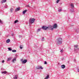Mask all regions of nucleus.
Returning <instances> with one entry per match:
<instances>
[{"label":"nucleus","mask_w":79,"mask_h":79,"mask_svg":"<svg viewBox=\"0 0 79 79\" xmlns=\"http://www.w3.org/2000/svg\"><path fill=\"white\" fill-rule=\"evenodd\" d=\"M57 27V24L56 23L53 26V28L56 29Z\"/></svg>","instance_id":"nucleus-6"},{"label":"nucleus","mask_w":79,"mask_h":79,"mask_svg":"<svg viewBox=\"0 0 79 79\" xmlns=\"http://www.w3.org/2000/svg\"><path fill=\"white\" fill-rule=\"evenodd\" d=\"M27 6L28 7H30L29 5H28Z\"/></svg>","instance_id":"nucleus-37"},{"label":"nucleus","mask_w":79,"mask_h":79,"mask_svg":"<svg viewBox=\"0 0 79 79\" xmlns=\"http://www.w3.org/2000/svg\"><path fill=\"white\" fill-rule=\"evenodd\" d=\"M48 27V29H50V30H51V31H53V27L52 26V25Z\"/></svg>","instance_id":"nucleus-3"},{"label":"nucleus","mask_w":79,"mask_h":79,"mask_svg":"<svg viewBox=\"0 0 79 79\" xmlns=\"http://www.w3.org/2000/svg\"><path fill=\"white\" fill-rule=\"evenodd\" d=\"M5 62V60H3L2 61V63H4Z\"/></svg>","instance_id":"nucleus-36"},{"label":"nucleus","mask_w":79,"mask_h":79,"mask_svg":"<svg viewBox=\"0 0 79 79\" xmlns=\"http://www.w3.org/2000/svg\"><path fill=\"white\" fill-rule=\"evenodd\" d=\"M42 28L43 30H47L48 28V27L43 26L42 27Z\"/></svg>","instance_id":"nucleus-5"},{"label":"nucleus","mask_w":79,"mask_h":79,"mask_svg":"<svg viewBox=\"0 0 79 79\" xmlns=\"http://www.w3.org/2000/svg\"><path fill=\"white\" fill-rule=\"evenodd\" d=\"M44 69V68H42L41 66L37 68V69Z\"/></svg>","instance_id":"nucleus-8"},{"label":"nucleus","mask_w":79,"mask_h":79,"mask_svg":"<svg viewBox=\"0 0 79 79\" xmlns=\"http://www.w3.org/2000/svg\"><path fill=\"white\" fill-rule=\"evenodd\" d=\"M79 48H78V49H76V50H74L75 51H78L79 50Z\"/></svg>","instance_id":"nucleus-34"},{"label":"nucleus","mask_w":79,"mask_h":79,"mask_svg":"<svg viewBox=\"0 0 79 79\" xmlns=\"http://www.w3.org/2000/svg\"><path fill=\"white\" fill-rule=\"evenodd\" d=\"M60 52H61V53H63V49H62L60 50Z\"/></svg>","instance_id":"nucleus-28"},{"label":"nucleus","mask_w":79,"mask_h":79,"mask_svg":"<svg viewBox=\"0 0 79 79\" xmlns=\"http://www.w3.org/2000/svg\"><path fill=\"white\" fill-rule=\"evenodd\" d=\"M71 12H74V10L73 9H72L71 10Z\"/></svg>","instance_id":"nucleus-30"},{"label":"nucleus","mask_w":79,"mask_h":79,"mask_svg":"<svg viewBox=\"0 0 79 79\" xmlns=\"http://www.w3.org/2000/svg\"><path fill=\"white\" fill-rule=\"evenodd\" d=\"M11 35H12V36H13V34H11Z\"/></svg>","instance_id":"nucleus-38"},{"label":"nucleus","mask_w":79,"mask_h":79,"mask_svg":"<svg viewBox=\"0 0 79 79\" xmlns=\"http://www.w3.org/2000/svg\"><path fill=\"white\" fill-rule=\"evenodd\" d=\"M23 59H21V60L22 64H25V63H26L27 61V60H24L23 61Z\"/></svg>","instance_id":"nucleus-4"},{"label":"nucleus","mask_w":79,"mask_h":79,"mask_svg":"<svg viewBox=\"0 0 79 79\" xmlns=\"http://www.w3.org/2000/svg\"><path fill=\"white\" fill-rule=\"evenodd\" d=\"M16 58H14L12 60V62H13V63H14V61H16Z\"/></svg>","instance_id":"nucleus-13"},{"label":"nucleus","mask_w":79,"mask_h":79,"mask_svg":"<svg viewBox=\"0 0 79 79\" xmlns=\"http://www.w3.org/2000/svg\"><path fill=\"white\" fill-rule=\"evenodd\" d=\"M10 42V39H8L6 41V43H9Z\"/></svg>","instance_id":"nucleus-16"},{"label":"nucleus","mask_w":79,"mask_h":79,"mask_svg":"<svg viewBox=\"0 0 79 79\" xmlns=\"http://www.w3.org/2000/svg\"><path fill=\"white\" fill-rule=\"evenodd\" d=\"M44 64H47V61H44Z\"/></svg>","instance_id":"nucleus-32"},{"label":"nucleus","mask_w":79,"mask_h":79,"mask_svg":"<svg viewBox=\"0 0 79 79\" xmlns=\"http://www.w3.org/2000/svg\"><path fill=\"white\" fill-rule=\"evenodd\" d=\"M19 38H21V37H22V36H21L20 35H19Z\"/></svg>","instance_id":"nucleus-35"},{"label":"nucleus","mask_w":79,"mask_h":79,"mask_svg":"<svg viewBox=\"0 0 79 79\" xmlns=\"http://www.w3.org/2000/svg\"><path fill=\"white\" fill-rule=\"evenodd\" d=\"M60 5H61L62 4V3H60Z\"/></svg>","instance_id":"nucleus-39"},{"label":"nucleus","mask_w":79,"mask_h":79,"mask_svg":"<svg viewBox=\"0 0 79 79\" xmlns=\"http://www.w3.org/2000/svg\"><path fill=\"white\" fill-rule=\"evenodd\" d=\"M11 60V57H9L7 58V61H10Z\"/></svg>","instance_id":"nucleus-15"},{"label":"nucleus","mask_w":79,"mask_h":79,"mask_svg":"<svg viewBox=\"0 0 79 79\" xmlns=\"http://www.w3.org/2000/svg\"><path fill=\"white\" fill-rule=\"evenodd\" d=\"M59 2H60V0H57V1H56V2L57 3H58Z\"/></svg>","instance_id":"nucleus-29"},{"label":"nucleus","mask_w":79,"mask_h":79,"mask_svg":"<svg viewBox=\"0 0 79 79\" xmlns=\"http://www.w3.org/2000/svg\"><path fill=\"white\" fill-rule=\"evenodd\" d=\"M56 42L57 45H60L62 43V39L60 38H58L57 39Z\"/></svg>","instance_id":"nucleus-1"},{"label":"nucleus","mask_w":79,"mask_h":79,"mask_svg":"<svg viewBox=\"0 0 79 79\" xmlns=\"http://www.w3.org/2000/svg\"><path fill=\"white\" fill-rule=\"evenodd\" d=\"M6 2V0H3L2 2L1 3H5Z\"/></svg>","instance_id":"nucleus-14"},{"label":"nucleus","mask_w":79,"mask_h":79,"mask_svg":"<svg viewBox=\"0 0 79 79\" xmlns=\"http://www.w3.org/2000/svg\"><path fill=\"white\" fill-rule=\"evenodd\" d=\"M42 41H44V37H43L42 39L41 40Z\"/></svg>","instance_id":"nucleus-33"},{"label":"nucleus","mask_w":79,"mask_h":79,"mask_svg":"<svg viewBox=\"0 0 79 79\" xmlns=\"http://www.w3.org/2000/svg\"><path fill=\"white\" fill-rule=\"evenodd\" d=\"M49 78V75H48L47 76L45 77V79H48Z\"/></svg>","instance_id":"nucleus-17"},{"label":"nucleus","mask_w":79,"mask_h":79,"mask_svg":"<svg viewBox=\"0 0 79 79\" xmlns=\"http://www.w3.org/2000/svg\"><path fill=\"white\" fill-rule=\"evenodd\" d=\"M21 45H20V49H22V48H23L22 47V46H21Z\"/></svg>","instance_id":"nucleus-31"},{"label":"nucleus","mask_w":79,"mask_h":79,"mask_svg":"<svg viewBox=\"0 0 79 79\" xmlns=\"http://www.w3.org/2000/svg\"><path fill=\"white\" fill-rule=\"evenodd\" d=\"M12 51V52H16V50H13Z\"/></svg>","instance_id":"nucleus-23"},{"label":"nucleus","mask_w":79,"mask_h":79,"mask_svg":"<svg viewBox=\"0 0 79 79\" xmlns=\"http://www.w3.org/2000/svg\"><path fill=\"white\" fill-rule=\"evenodd\" d=\"M78 72H79V69L78 70Z\"/></svg>","instance_id":"nucleus-40"},{"label":"nucleus","mask_w":79,"mask_h":79,"mask_svg":"<svg viewBox=\"0 0 79 79\" xmlns=\"http://www.w3.org/2000/svg\"><path fill=\"white\" fill-rule=\"evenodd\" d=\"M65 67H66V66H65V65H62L61 66V68L62 69H64V68H65Z\"/></svg>","instance_id":"nucleus-7"},{"label":"nucleus","mask_w":79,"mask_h":79,"mask_svg":"<svg viewBox=\"0 0 79 79\" xmlns=\"http://www.w3.org/2000/svg\"><path fill=\"white\" fill-rule=\"evenodd\" d=\"M77 45H75L74 46V47H75V48H74V50H76V49H78V48H77Z\"/></svg>","instance_id":"nucleus-10"},{"label":"nucleus","mask_w":79,"mask_h":79,"mask_svg":"<svg viewBox=\"0 0 79 79\" xmlns=\"http://www.w3.org/2000/svg\"><path fill=\"white\" fill-rule=\"evenodd\" d=\"M20 10V8L19 7L16 9L15 10V11H19Z\"/></svg>","instance_id":"nucleus-11"},{"label":"nucleus","mask_w":79,"mask_h":79,"mask_svg":"<svg viewBox=\"0 0 79 79\" xmlns=\"http://www.w3.org/2000/svg\"><path fill=\"white\" fill-rule=\"evenodd\" d=\"M40 30H41V29H38L37 31V32H39V31H40Z\"/></svg>","instance_id":"nucleus-24"},{"label":"nucleus","mask_w":79,"mask_h":79,"mask_svg":"<svg viewBox=\"0 0 79 79\" xmlns=\"http://www.w3.org/2000/svg\"><path fill=\"white\" fill-rule=\"evenodd\" d=\"M13 8L10 9V13H12L13 12Z\"/></svg>","instance_id":"nucleus-20"},{"label":"nucleus","mask_w":79,"mask_h":79,"mask_svg":"<svg viewBox=\"0 0 79 79\" xmlns=\"http://www.w3.org/2000/svg\"><path fill=\"white\" fill-rule=\"evenodd\" d=\"M62 10H61V9H59L58 10V11L59 12H61V11H62Z\"/></svg>","instance_id":"nucleus-26"},{"label":"nucleus","mask_w":79,"mask_h":79,"mask_svg":"<svg viewBox=\"0 0 79 79\" xmlns=\"http://www.w3.org/2000/svg\"><path fill=\"white\" fill-rule=\"evenodd\" d=\"M35 19H30L29 20V24H32V23H34L35 21Z\"/></svg>","instance_id":"nucleus-2"},{"label":"nucleus","mask_w":79,"mask_h":79,"mask_svg":"<svg viewBox=\"0 0 79 79\" xmlns=\"http://www.w3.org/2000/svg\"><path fill=\"white\" fill-rule=\"evenodd\" d=\"M18 22H19V21H18V20H16L15 21L14 23L16 24V23H18Z\"/></svg>","instance_id":"nucleus-19"},{"label":"nucleus","mask_w":79,"mask_h":79,"mask_svg":"<svg viewBox=\"0 0 79 79\" xmlns=\"http://www.w3.org/2000/svg\"><path fill=\"white\" fill-rule=\"evenodd\" d=\"M76 31L77 33H78V32H79V29H78L77 30H76Z\"/></svg>","instance_id":"nucleus-25"},{"label":"nucleus","mask_w":79,"mask_h":79,"mask_svg":"<svg viewBox=\"0 0 79 79\" xmlns=\"http://www.w3.org/2000/svg\"><path fill=\"white\" fill-rule=\"evenodd\" d=\"M17 77V75H15V77H14V78L15 79H16L18 78V77Z\"/></svg>","instance_id":"nucleus-21"},{"label":"nucleus","mask_w":79,"mask_h":79,"mask_svg":"<svg viewBox=\"0 0 79 79\" xmlns=\"http://www.w3.org/2000/svg\"><path fill=\"white\" fill-rule=\"evenodd\" d=\"M2 74H6V73H7V72L5 71L4 72H2Z\"/></svg>","instance_id":"nucleus-18"},{"label":"nucleus","mask_w":79,"mask_h":79,"mask_svg":"<svg viewBox=\"0 0 79 79\" xmlns=\"http://www.w3.org/2000/svg\"><path fill=\"white\" fill-rule=\"evenodd\" d=\"M8 49L9 50V51H11V50H12V49L11 48H8Z\"/></svg>","instance_id":"nucleus-22"},{"label":"nucleus","mask_w":79,"mask_h":79,"mask_svg":"<svg viewBox=\"0 0 79 79\" xmlns=\"http://www.w3.org/2000/svg\"><path fill=\"white\" fill-rule=\"evenodd\" d=\"M70 6L72 8H74V4L73 3H71L70 4Z\"/></svg>","instance_id":"nucleus-9"},{"label":"nucleus","mask_w":79,"mask_h":79,"mask_svg":"<svg viewBox=\"0 0 79 79\" xmlns=\"http://www.w3.org/2000/svg\"><path fill=\"white\" fill-rule=\"evenodd\" d=\"M0 23L1 24H3V21H2V20L0 19Z\"/></svg>","instance_id":"nucleus-27"},{"label":"nucleus","mask_w":79,"mask_h":79,"mask_svg":"<svg viewBox=\"0 0 79 79\" xmlns=\"http://www.w3.org/2000/svg\"><path fill=\"white\" fill-rule=\"evenodd\" d=\"M27 10H24L23 12V14L24 15V14H25V13L27 12Z\"/></svg>","instance_id":"nucleus-12"}]
</instances>
